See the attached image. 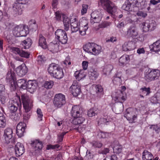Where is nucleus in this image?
<instances>
[{
    "label": "nucleus",
    "mask_w": 160,
    "mask_h": 160,
    "mask_svg": "<svg viewBox=\"0 0 160 160\" xmlns=\"http://www.w3.org/2000/svg\"><path fill=\"white\" fill-rule=\"evenodd\" d=\"M122 147L118 143L113 147L114 154L107 156L103 160H122L125 158V155L122 152Z\"/></svg>",
    "instance_id": "nucleus-1"
},
{
    "label": "nucleus",
    "mask_w": 160,
    "mask_h": 160,
    "mask_svg": "<svg viewBox=\"0 0 160 160\" xmlns=\"http://www.w3.org/2000/svg\"><path fill=\"white\" fill-rule=\"evenodd\" d=\"M100 3L104 9L112 15L117 11V7L109 0H100L99 4Z\"/></svg>",
    "instance_id": "nucleus-2"
},
{
    "label": "nucleus",
    "mask_w": 160,
    "mask_h": 160,
    "mask_svg": "<svg viewBox=\"0 0 160 160\" xmlns=\"http://www.w3.org/2000/svg\"><path fill=\"white\" fill-rule=\"evenodd\" d=\"M83 50L86 52L94 55H98L101 52V47L94 43L89 42L83 47Z\"/></svg>",
    "instance_id": "nucleus-3"
},
{
    "label": "nucleus",
    "mask_w": 160,
    "mask_h": 160,
    "mask_svg": "<svg viewBox=\"0 0 160 160\" xmlns=\"http://www.w3.org/2000/svg\"><path fill=\"white\" fill-rule=\"evenodd\" d=\"M6 80L7 82L9 84L10 87L11 91H14L17 87L16 79L15 74L13 71L10 69L7 73L6 76Z\"/></svg>",
    "instance_id": "nucleus-4"
},
{
    "label": "nucleus",
    "mask_w": 160,
    "mask_h": 160,
    "mask_svg": "<svg viewBox=\"0 0 160 160\" xmlns=\"http://www.w3.org/2000/svg\"><path fill=\"white\" fill-rule=\"evenodd\" d=\"M17 99H15L11 101L8 105V108L10 112L14 114L18 110V107H21L22 105L19 96L17 97Z\"/></svg>",
    "instance_id": "nucleus-5"
},
{
    "label": "nucleus",
    "mask_w": 160,
    "mask_h": 160,
    "mask_svg": "<svg viewBox=\"0 0 160 160\" xmlns=\"http://www.w3.org/2000/svg\"><path fill=\"white\" fill-rule=\"evenodd\" d=\"M56 38L62 44H65L68 41V37L66 32L61 29H57L55 33Z\"/></svg>",
    "instance_id": "nucleus-6"
},
{
    "label": "nucleus",
    "mask_w": 160,
    "mask_h": 160,
    "mask_svg": "<svg viewBox=\"0 0 160 160\" xmlns=\"http://www.w3.org/2000/svg\"><path fill=\"white\" fill-rule=\"evenodd\" d=\"M23 108L26 112H29L32 106V101L26 94H23L21 96Z\"/></svg>",
    "instance_id": "nucleus-7"
},
{
    "label": "nucleus",
    "mask_w": 160,
    "mask_h": 160,
    "mask_svg": "<svg viewBox=\"0 0 160 160\" xmlns=\"http://www.w3.org/2000/svg\"><path fill=\"white\" fill-rule=\"evenodd\" d=\"M66 103L65 95L62 93L55 95L53 100L54 106L58 108L61 107Z\"/></svg>",
    "instance_id": "nucleus-8"
},
{
    "label": "nucleus",
    "mask_w": 160,
    "mask_h": 160,
    "mask_svg": "<svg viewBox=\"0 0 160 160\" xmlns=\"http://www.w3.org/2000/svg\"><path fill=\"white\" fill-rule=\"evenodd\" d=\"M13 32L16 37H25L29 33V31L23 27H18L15 28Z\"/></svg>",
    "instance_id": "nucleus-9"
},
{
    "label": "nucleus",
    "mask_w": 160,
    "mask_h": 160,
    "mask_svg": "<svg viewBox=\"0 0 160 160\" xmlns=\"http://www.w3.org/2000/svg\"><path fill=\"white\" fill-rule=\"evenodd\" d=\"M160 76V71L158 70H154L151 71L145 76V80L148 82L157 79Z\"/></svg>",
    "instance_id": "nucleus-10"
},
{
    "label": "nucleus",
    "mask_w": 160,
    "mask_h": 160,
    "mask_svg": "<svg viewBox=\"0 0 160 160\" xmlns=\"http://www.w3.org/2000/svg\"><path fill=\"white\" fill-rule=\"evenodd\" d=\"M88 21L85 18H82L80 20L79 24V32L82 35H84L86 34V31L88 28Z\"/></svg>",
    "instance_id": "nucleus-11"
},
{
    "label": "nucleus",
    "mask_w": 160,
    "mask_h": 160,
    "mask_svg": "<svg viewBox=\"0 0 160 160\" xmlns=\"http://www.w3.org/2000/svg\"><path fill=\"white\" fill-rule=\"evenodd\" d=\"M74 96L77 97L81 92L80 86L78 85L77 81H74L69 88Z\"/></svg>",
    "instance_id": "nucleus-12"
},
{
    "label": "nucleus",
    "mask_w": 160,
    "mask_h": 160,
    "mask_svg": "<svg viewBox=\"0 0 160 160\" xmlns=\"http://www.w3.org/2000/svg\"><path fill=\"white\" fill-rule=\"evenodd\" d=\"M91 16V22L92 23L99 22L101 20L102 17L101 12L98 11H95L92 12Z\"/></svg>",
    "instance_id": "nucleus-13"
},
{
    "label": "nucleus",
    "mask_w": 160,
    "mask_h": 160,
    "mask_svg": "<svg viewBox=\"0 0 160 160\" xmlns=\"http://www.w3.org/2000/svg\"><path fill=\"white\" fill-rule=\"evenodd\" d=\"M127 95L126 93L122 91H118L116 93L115 97L113 96V99L116 102H119L122 103L126 99Z\"/></svg>",
    "instance_id": "nucleus-14"
},
{
    "label": "nucleus",
    "mask_w": 160,
    "mask_h": 160,
    "mask_svg": "<svg viewBox=\"0 0 160 160\" xmlns=\"http://www.w3.org/2000/svg\"><path fill=\"white\" fill-rule=\"evenodd\" d=\"M124 117L131 123L134 122V120L137 118V116L134 114V112L131 108H128L126 110Z\"/></svg>",
    "instance_id": "nucleus-15"
},
{
    "label": "nucleus",
    "mask_w": 160,
    "mask_h": 160,
    "mask_svg": "<svg viewBox=\"0 0 160 160\" xmlns=\"http://www.w3.org/2000/svg\"><path fill=\"white\" fill-rule=\"evenodd\" d=\"M31 145L36 153H38L42 148V144L41 141L38 140H36L32 142Z\"/></svg>",
    "instance_id": "nucleus-16"
},
{
    "label": "nucleus",
    "mask_w": 160,
    "mask_h": 160,
    "mask_svg": "<svg viewBox=\"0 0 160 160\" xmlns=\"http://www.w3.org/2000/svg\"><path fill=\"white\" fill-rule=\"evenodd\" d=\"M37 86L38 84L35 80H29L27 82L26 89L31 93H33L36 91Z\"/></svg>",
    "instance_id": "nucleus-17"
},
{
    "label": "nucleus",
    "mask_w": 160,
    "mask_h": 160,
    "mask_svg": "<svg viewBox=\"0 0 160 160\" xmlns=\"http://www.w3.org/2000/svg\"><path fill=\"white\" fill-rule=\"evenodd\" d=\"M12 134V130L11 128H7L5 129L3 136L7 143H9L12 141L13 136Z\"/></svg>",
    "instance_id": "nucleus-18"
},
{
    "label": "nucleus",
    "mask_w": 160,
    "mask_h": 160,
    "mask_svg": "<svg viewBox=\"0 0 160 160\" xmlns=\"http://www.w3.org/2000/svg\"><path fill=\"white\" fill-rule=\"evenodd\" d=\"M26 125L24 123L20 122L16 127V134L19 137H21L23 135L25 130Z\"/></svg>",
    "instance_id": "nucleus-19"
},
{
    "label": "nucleus",
    "mask_w": 160,
    "mask_h": 160,
    "mask_svg": "<svg viewBox=\"0 0 160 160\" xmlns=\"http://www.w3.org/2000/svg\"><path fill=\"white\" fill-rule=\"evenodd\" d=\"M15 151L16 156L22 155L25 151L23 145L20 142L17 143L15 146Z\"/></svg>",
    "instance_id": "nucleus-20"
},
{
    "label": "nucleus",
    "mask_w": 160,
    "mask_h": 160,
    "mask_svg": "<svg viewBox=\"0 0 160 160\" xmlns=\"http://www.w3.org/2000/svg\"><path fill=\"white\" fill-rule=\"evenodd\" d=\"M13 13L15 16H17L22 14V5L18 3H15L12 7Z\"/></svg>",
    "instance_id": "nucleus-21"
},
{
    "label": "nucleus",
    "mask_w": 160,
    "mask_h": 160,
    "mask_svg": "<svg viewBox=\"0 0 160 160\" xmlns=\"http://www.w3.org/2000/svg\"><path fill=\"white\" fill-rule=\"evenodd\" d=\"M17 74L20 76L22 77L25 75L28 72L27 67L25 64H22L16 68Z\"/></svg>",
    "instance_id": "nucleus-22"
},
{
    "label": "nucleus",
    "mask_w": 160,
    "mask_h": 160,
    "mask_svg": "<svg viewBox=\"0 0 160 160\" xmlns=\"http://www.w3.org/2000/svg\"><path fill=\"white\" fill-rule=\"evenodd\" d=\"M71 112V115L74 118L80 116L81 113L80 107L77 105L73 106Z\"/></svg>",
    "instance_id": "nucleus-23"
},
{
    "label": "nucleus",
    "mask_w": 160,
    "mask_h": 160,
    "mask_svg": "<svg viewBox=\"0 0 160 160\" xmlns=\"http://www.w3.org/2000/svg\"><path fill=\"white\" fill-rule=\"evenodd\" d=\"M135 48V44L133 42H125L122 45L123 51H128L133 50Z\"/></svg>",
    "instance_id": "nucleus-24"
},
{
    "label": "nucleus",
    "mask_w": 160,
    "mask_h": 160,
    "mask_svg": "<svg viewBox=\"0 0 160 160\" xmlns=\"http://www.w3.org/2000/svg\"><path fill=\"white\" fill-rule=\"evenodd\" d=\"M60 67L59 65L55 63H52L49 65L48 69V71L49 73L52 76L53 73L58 69Z\"/></svg>",
    "instance_id": "nucleus-25"
},
{
    "label": "nucleus",
    "mask_w": 160,
    "mask_h": 160,
    "mask_svg": "<svg viewBox=\"0 0 160 160\" xmlns=\"http://www.w3.org/2000/svg\"><path fill=\"white\" fill-rule=\"evenodd\" d=\"M62 17L64 29L68 31L69 28L70 22L72 21V19H69L68 17L64 14H62Z\"/></svg>",
    "instance_id": "nucleus-26"
},
{
    "label": "nucleus",
    "mask_w": 160,
    "mask_h": 160,
    "mask_svg": "<svg viewBox=\"0 0 160 160\" xmlns=\"http://www.w3.org/2000/svg\"><path fill=\"white\" fill-rule=\"evenodd\" d=\"M127 34L129 36L136 38L138 35V33L135 28L133 27L129 28L127 31Z\"/></svg>",
    "instance_id": "nucleus-27"
},
{
    "label": "nucleus",
    "mask_w": 160,
    "mask_h": 160,
    "mask_svg": "<svg viewBox=\"0 0 160 160\" xmlns=\"http://www.w3.org/2000/svg\"><path fill=\"white\" fill-rule=\"evenodd\" d=\"M149 47L151 50L154 52H157L160 51V39L154 42Z\"/></svg>",
    "instance_id": "nucleus-28"
},
{
    "label": "nucleus",
    "mask_w": 160,
    "mask_h": 160,
    "mask_svg": "<svg viewBox=\"0 0 160 160\" xmlns=\"http://www.w3.org/2000/svg\"><path fill=\"white\" fill-rule=\"evenodd\" d=\"M73 20H74V21L72 22V21L70 24L71 30L73 32H76L79 29V26L78 23V20L75 18H74Z\"/></svg>",
    "instance_id": "nucleus-29"
},
{
    "label": "nucleus",
    "mask_w": 160,
    "mask_h": 160,
    "mask_svg": "<svg viewBox=\"0 0 160 160\" xmlns=\"http://www.w3.org/2000/svg\"><path fill=\"white\" fill-rule=\"evenodd\" d=\"M39 44L44 49H46L48 47L46 39L42 34L39 35Z\"/></svg>",
    "instance_id": "nucleus-30"
},
{
    "label": "nucleus",
    "mask_w": 160,
    "mask_h": 160,
    "mask_svg": "<svg viewBox=\"0 0 160 160\" xmlns=\"http://www.w3.org/2000/svg\"><path fill=\"white\" fill-rule=\"evenodd\" d=\"M64 76L63 72L62 69L59 67L55 72L53 73V75L52 77L57 78L58 79H60L62 78Z\"/></svg>",
    "instance_id": "nucleus-31"
},
{
    "label": "nucleus",
    "mask_w": 160,
    "mask_h": 160,
    "mask_svg": "<svg viewBox=\"0 0 160 160\" xmlns=\"http://www.w3.org/2000/svg\"><path fill=\"white\" fill-rule=\"evenodd\" d=\"M17 83V86L20 87L23 89H25L27 88V80L25 79H21L18 80Z\"/></svg>",
    "instance_id": "nucleus-32"
},
{
    "label": "nucleus",
    "mask_w": 160,
    "mask_h": 160,
    "mask_svg": "<svg viewBox=\"0 0 160 160\" xmlns=\"http://www.w3.org/2000/svg\"><path fill=\"white\" fill-rule=\"evenodd\" d=\"M154 158L151 152L147 150H144L142 153L143 160H152Z\"/></svg>",
    "instance_id": "nucleus-33"
},
{
    "label": "nucleus",
    "mask_w": 160,
    "mask_h": 160,
    "mask_svg": "<svg viewBox=\"0 0 160 160\" xmlns=\"http://www.w3.org/2000/svg\"><path fill=\"white\" fill-rule=\"evenodd\" d=\"M88 75L90 79L95 80L98 77V73L93 69H90L88 71Z\"/></svg>",
    "instance_id": "nucleus-34"
},
{
    "label": "nucleus",
    "mask_w": 160,
    "mask_h": 160,
    "mask_svg": "<svg viewBox=\"0 0 160 160\" xmlns=\"http://www.w3.org/2000/svg\"><path fill=\"white\" fill-rule=\"evenodd\" d=\"M130 58L128 55H123L119 59V65L121 66L126 64L129 61Z\"/></svg>",
    "instance_id": "nucleus-35"
},
{
    "label": "nucleus",
    "mask_w": 160,
    "mask_h": 160,
    "mask_svg": "<svg viewBox=\"0 0 160 160\" xmlns=\"http://www.w3.org/2000/svg\"><path fill=\"white\" fill-rule=\"evenodd\" d=\"M111 121L110 119L109 118L106 116H104L103 118H101L98 121V125H103V124H108V123Z\"/></svg>",
    "instance_id": "nucleus-36"
},
{
    "label": "nucleus",
    "mask_w": 160,
    "mask_h": 160,
    "mask_svg": "<svg viewBox=\"0 0 160 160\" xmlns=\"http://www.w3.org/2000/svg\"><path fill=\"white\" fill-rule=\"evenodd\" d=\"M48 49L50 51L54 53L57 52L59 50V46L57 44L51 43L48 46Z\"/></svg>",
    "instance_id": "nucleus-37"
},
{
    "label": "nucleus",
    "mask_w": 160,
    "mask_h": 160,
    "mask_svg": "<svg viewBox=\"0 0 160 160\" xmlns=\"http://www.w3.org/2000/svg\"><path fill=\"white\" fill-rule=\"evenodd\" d=\"M85 119L82 116H78L74 118L72 121V123L76 125H80L82 124L85 121Z\"/></svg>",
    "instance_id": "nucleus-38"
},
{
    "label": "nucleus",
    "mask_w": 160,
    "mask_h": 160,
    "mask_svg": "<svg viewBox=\"0 0 160 160\" xmlns=\"http://www.w3.org/2000/svg\"><path fill=\"white\" fill-rule=\"evenodd\" d=\"M6 125V119L5 116L0 112V128H5Z\"/></svg>",
    "instance_id": "nucleus-39"
},
{
    "label": "nucleus",
    "mask_w": 160,
    "mask_h": 160,
    "mask_svg": "<svg viewBox=\"0 0 160 160\" xmlns=\"http://www.w3.org/2000/svg\"><path fill=\"white\" fill-rule=\"evenodd\" d=\"M95 91L97 95L99 98H101L103 95V89L101 85H96L95 87Z\"/></svg>",
    "instance_id": "nucleus-40"
},
{
    "label": "nucleus",
    "mask_w": 160,
    "mask_h": 160,
    "mask_svg": "<svg viewBox=\"0 0 160 160\" xmlns=\"http://www.w3.org/2000/svg\"><path fill=\"white\" fill-rule=\"evenodd\" d=\"M150 92V89L149 88H147L144 87L141 88L139 90L140 93L144 95V96L148 95Z\"/></svg>",
    "instance_id": "nucleus-41"
},
{
    "label": "nucleus",
    "mask_w": 160,
    "mask_h": 160,
    "mask_svg": "<svg viewBox=\"0 0 160 160\" xmlns=\"http://www.w3.org/2000/svg\"><path fill=\"white\" fill-rule=\"evenodd\" d=\"M22 43L25 49L28 48L32 44V40L30 38H28L23 41Z\"/></svg>",
    "instance_id": "nucleus-42"
},
{
    "label": "nucleus",
    "mask_w": 160,
    "mask_h": 160,
    "mask_svg": "<svg viewBox=\"0 0 160 160\" xmlns=\"http://www.w3.org/2000/svg\"><path fill=\"white\" fill-rule=\"evenodd\" d=\"M29 27L30 29L35 31L38 28V25L34 20H32L29 22Z\"/></svg>",
    "instance_id": "nucleus-43"
},
{
    "label": "nucleus",
    "mask_w": 160,
    "mask_h": 160,
    "mask_svg": "<svg viewBox=\"0 0 160 160\" xmlns=\"http://www.w3.org/2000/svg\"><path fill=\"white\" fill-rule=\"evenodd\" d=\"M98 113V110L94 108L90 109L88 112V115L90 117L97 115Z\"/></svg>",
    "instance_id": "nucleus-44"
},
{
    "label": "nucleus",
    "mask_w": 160,
    "mask_h": 160,
    "mask_svg": "<svg viewBox=\"0 0 160 160\" xmlns=\"http://www.w3.org/2000/svg\"><path fill=\"white\" fill-rule=\"evenodd\" d=\"M112 69V66L111 65H108L105 66L103 69L104 73L106 75L109 74Z\"/></svg>",
    "instance_id": "nucleus-45"
},
{
    "label": "nucleus",
    "mask_w": 160,
    "mask_h": 160,
    "mask_svg": "<svg viewBox=\"0 0 160 160\" xmlns=\"http://www.w3.org/2000/svg\"><path fill=\"white\" fill-rule=\"evenodd\" d=\"M131 4L130 2H125L122 6V8L126 11H132V9L130 8Z\"/></svg>",
    "instance_id": "nucleus-46"
},
{
    "label": "nucleus",
    "mask_w": 160,
    "mask_h": 160,
    "mask_svg": "<svg viewBox=\"0 0 160 160\" xmlns=\"http://www.w3.org/2000/svg\"><path fill=\"white\" fill-rule=\"evenodd\" d=\"M0 95V105L1 104L4 105L6 103L7 99L6 93Z\"/></svg>",
    "instance_id": "nucleus-47"
},
{
    "label": "nucleus",
    "mask_w": 160,
    "mask_h": 160,
    "mask_svg": "<svg viewBox=\"0 0 160 160\" xmlns=\"http://www.w3.org/2000/svg\"><path fill=\"white\" fill-rule=\"evenodd\" d=\"M74 75L76 79H78V80H81L85 77L84 74H82V73L78 72V71L75 72Z\"/></svg>",
    "instance_id": "nucleus-48"
},
{
    "label": "nucleus",
    "mask_w": 160,
    "mask_h": 160,
    "mask_svg": "<svg viewBox=\"0 0 160 160\" xmlns=\"http://www.w3.org/2000/svg\"><path fill=\"white\" fill-rule=\"evenodd\" d=\"M90 144L94 148H100L102 145V143L96 141H93L91 142Z\"/></svg>",
    "instance_id": "nucleus-49"
},
{
    "label": "nucleus",
    "mask_w": 160,
    "mask_h": 160,
    "mask_svg": "<svg viewBox=\"0 0 160 160\" xmlns=\"http://www.w3.org/2000/svg\"><path fill=\"white\" fill-rule=\"evenodd\" d=\"M149 24V27L150 28V31H152L155 29L156 26V22L154 21H152L151 22H149L148 23Z\"/></svg>",
    "instance_id": "nucleus-50"
},
{
    "label": "nucleus",
    "mask_w": 160,
    "mask_h": 160,
    "mask_svg": "<svg viewBox=\"0 0 160 160\" xmlns=\"http://www.w3.org/2000/svg\"><path fill=\"white\" fill-rule=\"evenodd\" d=\"M53 85V82L52 81H47L44 84V87L47 89L51 88Z\"/></svg>",
    "instance_id": "nucleus-51"
},
{
    "label": "nucleus",
    "mask_w": 160,
    "mask_h": 160,
    "mask_svg": "<svg viewBox=\"0 0 160 160\" xmlns=\"http://www.w3.org/2000/svg\"><path fill=\"white\" fill-rule=\"evenodd\" d=\"M22 114V112H20V113L19 114L16 113L15 114H14V115L12 114L11 117V118L12 119H13L14 120H15V121H18L19 120L20 118V116L21 115V114Z\"/></svg>",
    "instance_id": "nucleus-52"
},
{
    "label": "nucleus",
    "mask_w": 160,
    "mask_h": 160,
    "mask_svg": "<svg viewBox=\"0 0 160 160\" xmlns=\"http://www.w3.org/2000/svg\"><path fill=\"white\" fill-rule=\"evenodd\" d=\"M111 24L110 22H102L99 25V28H107L108 26H110Z\"/></svg>",
    "instance_id": "nucleus-53"
},
{
    "label": "nucleus",
    "mask_w": 160,
    "mask_h": 160,
    "mask_svg": "<svg viewBox=\"0 0 160 160\" xmlns=\"http://www.w3.org/2000/svg\"><path fill=\"white\" fill-rule=\"evenodd\" d=\"M37 113L38 120L39 121L42 120V117L43 115L41 109L39 108H38L37 109Z\"/></svg>",
    "instance_id": "nucleus-54"
},
{
    "label": "nucleus",
    "mask_w": 160,
    "mask_h": 160,
    "mask_svg": "<svg viewBox=\"0 0 160 160\" xmlns=\"http://www.w3.org/2000/svg\"><path fill=\"white\" fill-rule=\"evenodd\" d=\"M150 101L153 104H156L157 103H160V102L159 101L158 98H157L156 94H155L154 96L151 97Z\"/></svg>",
    "instance_id": "nucleus-55"
},
{
    "label": "nucleus",
    "mask_w": 160,
    "mask_h": 160,
    "mask_svg": "<svg viewBox=\"0 0 160 160\" xmlns=\"http://www.w3.org/2000/svg\"><path fill=\"white\" fill-rule=\"evenodd\" d=\"M150 128L153 129L157 133H158L160 131V128L157 125H150Z\"/></svg>",
    "instance_id": "nucleus-56"
},
{
    "label": "nucleus",
    "mask_w": 160,
    "mask_h": 160,
    "mask_svg": "<svg viewBox=\"0 0 160 160\" xmlns=\"http://www.w3.org/2000/svg\"><path fill=\"white\" fill-rule=\"evenodd\" d=\"M142 25L143 26V32H147L150 31V28H149V24L148 22H143L142 23Z\"/></svg>",
    "instance_id": "nucleus-57"
},
{
    "label": "nucleus",
    "mask_w": 160,
    "mask_h": 160,
    "mask_svg": "<svg viewBox=\"0 0 160 160\" xmlns=\"http://www.w3.org/2000/svg\"><path fill=\"white\" fill-rule=\"evenodd\" d=\"M30 54L27 52H25L21 49L19 55L22 57L28 58Z\"/></svg>",
    "instance_id": "nucleus-58"
},
{
    "label": "nucleus",
    "mask_w": 160,
    "mask_h": 160,
    "mask_svg": "<svg viewBox=\"0 0 160 160\" xmlns=\"http://www.w3.org/2000/svg\"><path fill=\"white\" fill-rule=\"evenodd\" d=\"M30 54L27 52H25L21 49L19 55L22 57L28 58Z\"/></svg>",
    "instance_id": "nucleus-59"
},
{
    "label": "nucleus",
    "mask_w": 160,
    "mask_h": 160,
    "mask_svg": "<svg viewBox=\"0 0 160 160\" xmlns=\"http://www.w3.org/2000/svg\"><path fill=\"white\" fill-rule=\"evenodd\" d=\"M88 5L87 4H83L82 5V9L81 11V13L82 14L86 13L87 12Z\"/></svg>",
    "instance_id": "nucleus-60"
},
{
    "label": "nucleus",
    "mask_w": 160,
    "mask_h": 160,
    "mask_svg": "<svg viewBox=\"0 0 160 160\" xmlns=\"http://www.w3.org/2000/svg\"><path fill=\"white\" fill-rule=\"evenodd\" d=\"M11 49L12 51L15 54H18L19 55H20L21 49H20L19 48L15 47H13Z\"/></svg>",
    "instance_id": "nucleus-61"
},
{
    "label": "nucleus",
    "mask_w": 160,
    "mask_h": 160,
    "mask_svg": "<svg viewBox=\"0 0 160 160\" xmlns=\"http://www.w3.org/2000/svg\"><path fill=\"white\" fill-rule=\"evenodd\" d=\"M109 151V149L108 148H104L103 149L100 150L99 151V152L100 153H101L103 154H106L108 153Z\"/></svg>",
    "instance_id": "nucleus-62"
},
{
    "label": "nucleus",
    "mask_w": 160,
    "mask_h": 160,
    "mask_svg": "<svg viewBox=\"0 0 160 160\" xmlns=\"http://www.w3.org/2000/svg\"><path fill=\"white\" fill-rule=\"evenodd\" d=\"M43 56L39 55L38 58V61L39 64L42 63L45 60Z\"/></svg>",
    "instance_id": "nucleus-63"
},
{
    "label": "nucleus",
    "mask_w": 160,
    "mask_h": 160,
    "mask_svg": "<svg viewBox=\"0 0 160 160\" xmlns=\"http://www.w3.org/2000/svg\"><path fill=\"white\" fill-rule=\"evenodd\" d=\"M60 146L58 144H55L54 145H49L48 146L47 149H56L58 148Z\"/></svg>",
    "instance_id": "nucleus-64"
}]
</instances>
